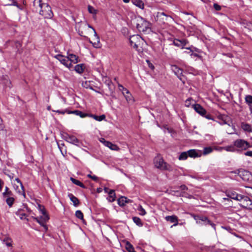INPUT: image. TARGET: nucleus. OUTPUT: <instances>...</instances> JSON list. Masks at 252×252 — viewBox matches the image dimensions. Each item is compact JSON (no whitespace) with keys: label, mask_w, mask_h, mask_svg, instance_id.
<instances>
[{"label":"nucleus","mask_w":252,"mask_h":252,"mask_svg":"<svg viewBox=\"0 0 252 252\" xmlns=\"http://www.w3.org/2000/svg\"><path fill=\"white\" fill-rule=\"evenodd\" d=\"M236 152H242L251 147L250 144L244 139H238L233 142Z\"/></svg>","instance_id":"20e7f679"},{"label":"nucleus","mask_w":252,"mask_h":252,"mask_svg":"<svg viewBox=\"0 0 252 252\" xmlns=\"http://www.w3.org/2000/svg\"><path fill=\"white\" fill-rule=\"evenodd\" d=\"M67 113L68 114H75L76 115H78V114H80L81 113V111H79V110H75V111H67Z\"/></svg>","instance_id":"c03bdc74"},{"label":"nucleus","mask_w":252,"mask_h":252,"mask_svg":"<svg viewBox=\"0 0 252 252\" xmlns=\"http://www.w3.org/2000/svg\"><path fill=\"white\" fill-rule=\"evenodd\" d=\"M191 216L195 220L196 223L201 225H206L205 222H207V224L210 225L214 230H216V224L212 222L207 217L202 215H195L194 214L191 215Z\"/></svg>","instance_id":"423d86ee"},{"label":"nucleus","mask_w":252,"mask_h":252,"mask_svg":"<svg viewBox=\"0 0 252 252\" xmlns=\"http://www.w3.org/2000/svg\"><path fill=\"white\" fill-rule=\"evenodd\" d=\"M227 196L229 198L239 201L241 195L237 194L235 192H228L227 193Z\"/></svg>","instance_id":"aec40b11"},{"label":"nucleus","mask_w":252,"mask_h":252,"mask_svg":"<svg viewBox=\"0 0 252 252\" xmlns=\"http://www.w3.org/2000/svg\"><path fill=\"white\" fill-rule=\"evenodd\" d=\"M245 155L247 156L252 157V151H247L245 153Z\"/></svg>","instance_id":"3c124183"},{"label":"nucleus","mask_w":252,"mask_h":252,"mask_svg":"<svg viewBox=\"0 0 252 252\" xmlns=\"http://www.w3.org/2000/svg\"><path fill=\"white\" fill-rule=\"evenodd\" d=\"M108 189V188H105L104 189V190H105V192H107Z\"/></svg>","instance_id":"e2e57ef3"},{"label":"nucleus","mask_w":252,"mask_h":252,"mask_svg":"<svg viewBox=\"0 0 252 252\" xmlns=\"http://www.w3.org/2000/svg\"><path fill=\"white\" fill-rule=\"evenodd\" d=\"M15 180L17 181V182L18 183H19L21 187V189H22V194L24 196H25V193L24 192V187L23 186V184L22 183V182H21V181L18 179V178H16L15 179Z\"/></svg>","instance_id":"79ce46f5"},{"label":"nucleus","mask_w":252,"mask_h":252,"mask_svg":"<svg viewBox=\"0 0 252 252\" xmlns=\"http://www.w3.org/2000/svg\"><path fill=\"white\" fill-rule=\"evenodd\" d=\"M214 7L215 9V10H216L217 11H220L221 9L220 6L217 3L214 4Z\"/></svg>","instance_id":"a18cd8bd"},{"label":"nucleus","mask_w":252,"mask_h":252,"mask_svg":"<svg viewBox=\"0 0 252 252\" xmlns=\"http://www.w3.org/2000/svg\"><path fill=\"white\" fill-rule=\"evenodd\" d=\"M188 43L189 41L186 39H182L181 40L175 39L173 40V44L175 46L180 47L182 49L185 48L186 49L190 50L191 51H192L190 47H185V46L188 44Z\"/></svg>","instance_id":"ddd939ff"},{"label":"nucleus","mask_w":252,"mask_h":252,"mask_svg":"<svg viewBox=\"0 0 252 252\" xmlns=\"http://www.w3.org/2000/svg\"><path fill=\"white\" fill-rule=\"evenodd\" d=\"M246 102L249 104H252V96L250 95H248L245 97Z\"/></svg>","instance_id":"a19ab883"},{"label":"nucleus","mask_w":252,"mask_h":252,"mask_svg":"<svg viewBox=\"0 0 252 252\" xmlns=\"http://www.w3.org/2000/svg\"><path fill=\"white\" fill-rule=\"evenodd\" d=\"M9 177L11 179H12V178H13V176H12V175H9Z\"/></svg>","instance_id":"338daca9"},{"label":"nucleus","mask_w":252,"mask_h":252,"mask_svg":"<svg viewBox=\"0 0 252 252\" xmlns=\"http://www.w3.org/2000/svg\"><path fill=\"white\" fill-rule=\"evenodd\" d=\"M111 84H112L111 82H110L109 83H108V86L110 87Z\"/></svg>","instance_id":"0e129e2a"},{"label":"nucleus","mask_w":252,"mask_h":252,"mask_svg":"<svg viewBox=\"0 0 252 252\" xmlns=\"http://www.w3.org/2000/svg\"><path fill=\"white\" fill-rule=\"evenodd\" d=\"M66 140L71 144L77 145L79 143V140L73 135H67L66 137Z\"/></svg>","instance_id":"f3484780"},{"label":"nucleus","mask_w":252,"mask_h":252,"mask_svg":"<svg viewBox=\"0 0 252 252\" xmlns=\"http://www.w3.org/2000/svg\"><path fill=\"white\" fill-rule=\"evenodd\" d=\"M157 21L161 24H165L166 21L172 20V17L165 14L164 12H158L156 17Z\"/></svg>","instance_id":"9d476101"},{"label":"nucleus","mask_w":252,"mask_h":252,"mask_svg":"<svg viewBox=\"0 0 252 252\" xmlns=\"http://www.w3.org/2000/svg\"><path fill=\"white\" fill-rule=\"evenodd\" d=\"M92 175H91V174H88V175H87V177H88V178H92Z\"/></svg>","instance_id":"bf43d9fd"},{"label":"nucleus","mask_w":252,"mask_h":252,"mask_svg":"<svg viewBox=\"0 0 252 252\" xmlns=\"http://www.w3.org/2000/svg\"><path fill=\"white\" fill-rule=\"evenodd\" d=\"M3 242L5 243V244L8 246V247H10L12 246V244H11V243H12V240L10 238H5L4 240H3Z\"/></svg>","instance_id":"e433bc0d"},{"label":"nucleus","mask_w":252,"mask_h":252,"mask_svg":"<svg viewBox=\"0 0 252 252\" xmlns=\"http://www.w3.org/2000/svg\"><path fill=\"white\" fill-rule=\"evenodd\" d=\"M109 196L107 198L108 200L110 202H112L115 200L116 195L114 190L111 189L108 192Z\"/></svg>","instance_id":"393cba45"},{"label":"nucleus","mask_w":252,"mask_h":252,"mask_svg":"<svg viewBox=\"0 0 252 252\" xmlns=\"http://www.w3.org/2000/svg\"><path fill=\"white\" fill-rule=\"evenodd\" d=\"M191 56H194V57H197V56H198V55H197V54H193V53H192V54H191Z\"/></svg>","instance_id":"13d9d810"},{"label":"nucleus","mask_w":252,"mask_h":252,"mask_svg":"<svg viewBox=\"0 0 252 252\" xmlns=\"http://www.w3.org/2000/svg\"><path fill=\"white\" fill-rule=\"evenodd\" d=\"M188 152H184L181 153L179 157V160H185L188 157Z\"/></svg>","instance_id":"f704fd0d"},{"label":"nucleus","mask_w":252,"mask_h":252,"mask_svg":"<svg viewBox=\"0 0 252 252\" xmlns=\"http://www.w3.org/2000/svg\"><path fill=\"white\" fill-rule=\"evenodd\" d=\"M154 163L156 168L162 170L172 171V168L170 165L164 162L160 156H158L154 159Z\"/></svg>","instance_id":"f03ea898"},{"label":"nucleus","mask_w":252,"mask_h":252,"mask_svg":"<svg viewBox=\"0 0 252 252\" xmlns=\"http://www.w3.org/2000/svg\"><path fill=\"white\" fill-rule=\"evenodd\" d=\"M126 248L128 252H135L134 250L133 247L129 242L126 243Z\"/></svg>","instance_id":"72a5a7b5"},{"label":"nucleus","mask_w":252,"mask_h":252,"mask_svg":"<svg viewBox=\"0 0 252 252\" xmlns=\"http://www.w3.org/2000/svg\"><path fill=\"white\" fill-rule=\"evenodd\" d=\"M43 216L40 218H35L34 219L38 222L41 225L43 226L46 229H47L46 225L45 224L46 222L48 220L49 218L45 212V211H42Z\"/></svg>","instance_id":"9b49d317"},{"label":"nucleus","mask_w":252,"mask_h":252,"mask_svg":"<svg viewBox=\"0 0 252 252\" xmlns=\"http://www.w3.org/2000/svg\"><path fill=\"white\" fill-rule=\"evenodd\" d=\"M213 151V149L211 147H205L204 148L203 150V154L204 155H207L208 154L211 153Z\"/></svg>","instance_id":"ea45409f"},{"label":"nucleus","mask_w":252,"mask_h":252,"mask_svg":"<svg viewBox=\"0 0 252 252\" xmlns=\"http://www.w3.org/2000/svg\"><path fill=\"white\" fill-rule=\"evenodd\" d=\"M91 179L94 181H97L98 180V177L95 175L92 176Z\"/></svg>","instance_id":"864d4df0"},{"label":"nucleus","mask_w":252,"mask_h":252,"mask_svg":"<svg viewBox=\"0 0 252 252\" xmlns=\"http://www.w3.org/2000/svg\"><path fill=\"white\" fill-rule=\"evenodd\" d=\"M241 127L245 131L248 132H252V127L251 125L250 124L245 123H242L241 124Z\"/></svg>","instance_id":"4be33fe9"},{"label":"nucleus","mask_w":252,"mask_h":252,"mask_svg":"<svg viewBox=\"0 0 252 252\" xmlns=\"http://www.w3.org/2000/svg\"><path fill=\"white\" fill-rule=\"evenodd\" d=\"M1 122H2V120L1 119V118L0 117V126L1 125Z\"/></svg>","instance_id":"69168bd1"},{"label":"nucleus","mask_w":252,"mask_h":252,"mask_svg":"<svg viewBox=\"0 0 252 252\" xmlns=\"http://www.w3.org/2000/svg\"><path fill=\"white\" fill-rule=\"evenodd\" d=\"M45 3L42 2V0H34L33 1V6L36 10H39L41 6Z\"/></svg>","instance_id":"5701e85b"},{"label":"nucleus","mask_w":252,"mask_h":252,"mask_svg":"<svg viewBox=\"0 0 252 252\" xmlns=\"http://www.w3.org/2000/svg\"><path fill=\"white\" fill-rule=\"evenodd\" d=\"M104 145L109 147L110 149L114 151H119L120 148L119 147L109 141H104Z\"/></svg>","instance_id":"412c9836"},{"label":"nucleus","mask_w":252,"mask_h":252,"mask_svg":"<svg viewBox=\"0 0 252 252\" xmlns=\"http://www.w3.org/2000/svg\"><path fill=\"white\" fill-rule=\"evenodd\" d=\"M134 23L137 30L140 32H145L150 27V23L140 16L135 18Z\"/></svg>","instance_id":"7ed1b4c3"},{"label":"nucleus","mask_w":252,"mask_h":252,"mask_svg":"<svg viewBox=\"0 0 252 252\" xmlns=\"http://www.w3.org/2000/svg\"><path fill=\"white\" fill-rule=\"evenodd\" d=\"M100 141L104 144V141H106L104 138H101L100 140Z\"/></svg>","instance_id":"6e6d98bb"},{"label":"nucleus","mask_w":252,"mask_h":252,"mask_svg":"<svg viewBox=\"0 0 252 252\" xmlns=\"http://www.w3.org/2000/svg\"><path fill=\"white\" fill-rule=\"evenodd\" d=\"M223 200H228V199L226 198H223Z\"/></svg>","instance_id":"774afa93"},{"label":"nucleus","mask_w":252,"mask_h":252,"mask_svg":"<svg viewBox=\"0 0 252 252\" xmlns=\"http://www.w3.org/2000/svg\"><path fill=\"white\" fill-rule=\"evenodd\" d=\"M91 117L93 118L94 119L97 121H101L105 119V116L104 115H102L101 116H98L94 115H89Z\"/></svg>","instance_id":"7c9ffc66"},{"label":"nucleus","mask_w":252,"mask_h":252,"mask_svg":"<svg viewBox=\"0 0 252 252\" xmlns=\"http://www.w3.org/2000/svg\"><path fill=\"white\" fill-rule=\"evenodd\" d=\"M205 117L208 119H209V120H211V119H212V117L210 115H207Z\"/></svg>","instance_id":"5fc2aeb1"},{"label":"nucleus","mask_w":252,"mask_h":252,"mask_svg":"<svg viewBox=\"0 0 252 252\" xmlns=\"http://www.w3.org/2000/svg\"><path fill=\"white\" fill-rule=\"evenodd\" d=\"M191 99H188L186 101V103H188V102H189L190 101Z\"/></svg>","instance_id":"052dcab7"},{"label":"nucleus","mask_w":252,"mask_h":252,"mask_svg":"<svg viewBox=\"0 0 252 252\" xmlns=\"http://www.w3.org/2000/svg\"><path fill=\"white\" fill-rule=\"evenodd\" d=\"M75 216L77 218L81 220H83V214L81 211H76L75 212Z\"/></svg>","instance_id":"4c0bfd02"},{"label":"nucleus","mask_w":252,"mask_h":252,"mask_svg":"<svg viewBox=\"0 0 252 252\" xmlns=\"http://www.w3.org/2000/svg\"><path fill=\"white\" fill-rule=\"evenodd\" d=\"M88 9L89 12V13L91 14H96L97 11L96 9H94V7H93L91 5H88Z\"/></svg>","instance_id":"58836bf2"},{"label":"nucleus","mask_w":252,"mask_h":252,"mask_svg":"<svg viewBox=\"0 0 252 252\" xmlns=\"http://www.w3.org/2000/svg\"><path fill=\"white\" fill-rule=\"evenodd\" d=\"M172 70L177 76V77L181 80H182V77L183 76V70L179 68L177 65H174L171 66Z\"/></svg>","instance_id":"4468645a"},{"label":"nucleus","mask_w":252,"mask_h":252,"mask_svg":"<svg viewBox=\"0 0 252 252\" xmlns=\"http://www.w3.org/2000/svg\"><path fill=\"white\" fill-rule=\"evenodd\" d=\"M78 29L79 35L85 37H86V35L89 34V31L92 29L94 33L96 42H94V43H92L90 40V42L92 43L94 47H97L98 44L99 43V38L94 28L86 23H81L78 25Z\"/></svg>","instance_id":"f257e3e1"},{"label":"nucleus","mask_w":252,"mask_h":252,"mask_svg":"<svg viewBox=\"0 0 252 252\" xmlns=\"http://www.w3.org/2000/svg\"><path fill=\"white\" fill-rule=\"evenodd\" d=\"M165 219L166 221H170L171 223H174L172 226H177L178 224V219L176 216H168L165 217Z\"/></svg>","instance_id":"2eb2a0df"},{"label":"nucleus","mask_w":252,"mask_h":252,"mask_svg":"<svg viewBox=\"0 0 252 252\" xmlns=\"http://www.w3.org/2000/svg\"><path fill=\"white\" fill-rule=\"evenodd\" d=\"M188 154V156L190 158H196L199 156V155L197 153L196 151L194 149L189 150L187 151Z\"/></svg>","instance_id":"cd10ccee"},{"label":"nucleus","mask_w":252,"mask_h":252,"mask_svg":"<svg viewBox=\"0 0 252 252\" xmlns=\"http://www.w3.org/2000/svg\"><path fill=\"white\" fill-rule=\"evenodd\" d=\"M53 111L54 112H56L59 114H64L65 112H67V111H63V110H53Z\"/></svg>","instance_id":"09e8293b"},{"label":"nucleus","mask_w":252,"mask_h":252,"mask_svg":"<svg viewBox=\"0 0 252 252\" xmlns=\"http://www.w3.org/2000/svg\"><path fill=\"white\" fill-rule=\"evenodd\" d=\"M221 148L222 149H223V150L227 151V152H236V149H235L234 144H233V145H231L229 146L222 147Z\"/></svg>","instance_id":"c756f323"},{"label":"nucleus","mask_w":252,"mask_h":252,"mask_svg":"<svg viewBox=\"0 0 252 252\" xmlns=\"http://www.w3.org/2000/svg\"><path fill=\"white\" fill-rule=\"evenodd\" d=\"M85 66L84 64H77L75 67L74 69L78 73H82L84 70Z\"/></svg>","instance_id":"bb28decb"},{"label":"nucleus","mask_w":252,"mask_h":252,"mask_svg":"<svg viewBox=\"0 0 252 252\" xmlns=\"http://www.w3.org/2000/svg\"><path fill=\"white\" fill-rule=\"evenodd\" d=\"M132 220L134 223H135L138 226H142L143 225V223L141 221V219L137 217H134L132 218Z\"/></svg>","instance_id":"2f4dec72"},{"label":"nucleus","mask_w":252,"mask_h":252,"mask_svg":"<svg viewBox=\"0 0 252 252\" xmlns=\"http://www.w3.org/2000/svg\"><path fill=\"white\" fill-rule=\"evenodd\" d=\"M78 116H79L81 118H84L89 115L88 114L83 113L81 111V113L78 114Z\"/></svg>","instance_id":"8fccbe9b"},{"label":"nucleus","mask_w":252,"mask_h":252,"mask_svg":"<svg viewBox=\"0 0 252 252\" xmlns=\"http://www.w3.org/2000/svg\"><path fill=\"white\" fill-rule=\"evenodd\" d=\"M68 196L71 200V201L73 203V205L75 206H77L79 204V201L78 199L74 196L72 193H69L68 194Z\"/></svg>","instance_id":"a878e982"},{"label":"nucleus","mask_w":252,"mask_h":252,"mask_svg":"<svg viewBox=\"0 0 252 252\" xmlns=\"http://www.w3.org/2000/svg\"><path fill=\"white\" fill-rule=\"evenodd\" d=\"M6 5H14V6H18V4H17V2L15 1L14 0H12V3H8Z\"/></svg>","instance_id":"de8ad7c7"},{"label":"nucleus","mask_w":252,"mask_h":252,"mask_svg":"<svg viewBox=\"0 0 252 252\" xmlns=\"http://www.w3.org/2000/svg\"><path fill=\"white\" fill-rule=\"evenodd\" d=\"M101 191V189L100 188L97 189V192H100Z\"/></svg>","instance_id":"680f3d73"},{"label":"nucleus","mask_w":252,"mask_h":252,"mask_svg":"<svg viewBox=\"0 0 252 252\" xmlns=\"http://www.w3.org/2000/svg\"><path fill=\"white\" fill-rule=\"evenodd\" d=\"M180 188L182 190H186L188 189L187 187L186 186L184 185L181 186L180 187Z\"/></svg>","instance_id":"603ef678"},{"label":"nucleus","mask_w":252,"mask_h":252,"mask_svg":"<svg viewBox=\"0 0 252 252\" xmlns=\"http://www.w3.org/2000/svg\"><path fill=\"white\" fill-rule=\"evenodd\" d=\"M239 201L241 202L240 205L243 208L252 210V201L249 197L241 195Z\"/></svg>","instance_id":"6e6552de"},{"label":"nucleus","mask_w":252,"mask_h":252,"mask_svg":"<svg viewBox=\"0 0 252 252\" xmlns=\"http://www.w3.org/2000/svg\"><path fill=\"white\" fill-rule=\"evenodd\" d=\"M118 88L119 90L122 92L128 103H132L133 102L132 96L127 89L125 88L123 85L120 84H118Z\"/></svg>","instance_id":"1a4fd4ad"},{"label":"nucleus","mask_w":252,"mask_h":252,"mask_svg":"<svg viewBox=\"0 0 252 252\" xmlns=\"http://www.w3.org/2000/svg\"><path fill=\"white\" fill-rule=\"evenodd\" d=\"M20 212L18 211V214L20 215V218L21 220H25V219H26V214H20Z\"/></svg>","instance_id":"49530a36"},{"label":"nucleus","mask_w":252,"mask_h":252,"mask_svg":"<svg viewBox=\"0 0 252 252\" xmlns=\"http://www.w3.org/2000/svg\"><path fill=\"white\" fill-rule=\"evenodd\" d=\"M143 39L139 35H133L129 38L130 45L136 50L138 49Z\"/></svg>","instance_id":"0eeeda50"},{"label":"nucleus","mask_w":252,"mask_h":252,"mask_svg":"<svg viewBox=\"0 0 252 252\" xmlns=\"http://www.w3.org/2000/svg\"><path fill=\"white\" fill-rule=\"evenodd\" d=\"M70 180L75 185H77L83 189L86 188L85 186L82 183H81L80 181H79V180H76L73 178H72V177L70 178Z\"/></svg>","instance_id":"c85d7f7f"},{"label":"nucleus","mask_w":252,"mask_h":252,"mask_svg":"<svg viewBox=\"0 0 252 252\" xmlns=\"http://www.w3.org/2000/svg\"><path fill=\"white\" fill-rule=\"evenodd\" d=\"M7 198L6 199V202L7 203V204L10 206L11 207L13 202H14V199L13 197H12L11 196H7Z\"/></svg>","instance_id":"c9c22d12"},{"label":"nucleus","mask_w":252,"mask_h":252,"mask_svg":"<svg viewBox=\"0 0 252 252\" xmlns=\"http://www.w3.org/2000/svg\"><path fill=\"white\" fill-rule=\"evenodd\" d=\"M138 210L140 212L139 214L141 215L144 216L146 214V212L144 209L142 207V206H140Z\"/></svg>","instance_id":"37998d69"},{"label":"nucleus","mask_w":252,"mask_h":252,"mask_svg":"<svg viewBox=\"0 0 252 252\" xmlns=\"http://www.w3.org/2000/svg\"><path fill=\"white\" fill-rule=\"evenodd\" d=\"M123 1L125 2V3H128L130 1V0H123Z\"/></svg>","instance_id":"4d7b16f0"},{"label":"nucleus","mask_w":252,"mask_h":252,"mask_svg":"<svg viewBox=\"0 0 252 252\" xmlns=\"http://www.w3.org/2000/svg\"><path fill=\"white\" fill-rule=\"evenodd\" d=\"M67 57L68 59L69 62L71 63V64H75L78 62V57L75 55L73 54H68Z\"/></svg>","instance_id":"6ab92c4d"},{"label":"nucleus","mask_w":252,"mask_h":252,"mask_svg":"<svg viewBox=\"0 0 252 252\" xmlns=\"http://www.w3.org/2000/svg\"><path fill=\"white\" fill-rule=\"evenodd\" d=\"M39 12L40 15L43 16L45 18L51 19L53 16V13L51 7L47 3H45L41 6V7L39 10Z\"/></svg>","instance_id":"39448f33"},{"label":"nucleus","mask_w":252,"mask_h":252,"mask_svg":"<svg viewBox=\"0 0 252 252\" xmlns=\"http://www.w3.org/2000/svg\"><path fill=\"white\" fill-rule=\"evenodd\" d=\"M3 195L4 197L11 196L12 195L11 191L7 187L5 188V191L3 192Z\"/></svg>","instance_id":"473e14b6"},{"label":"nucleus","mask_w":252,"mask_h":252,"mask_svg":"<svg viewBox=\"0 0 252 252\" xmlns=\"http://www.w3.org/2000/svg\"><path fill=\"white\" fill-rule=\"evenodd\" d=\"M195 111L201 116H204L206 113V110L199 104H196L193 105Z\"/></svg>","instance_id":"dca6fc26"},{"label":"nucleus","mask_w":252,"mask_h":252,"mask_svg":"<svg viewBox=\"0 0 252 252\" xmlns=\"http://www.w3.org/2000/svg\"><path fill=\"white\" fill-rule=\"evenodd\" d=\"M132 3L141 9L144 8V4L141 0H131Z\"/></svg>","instance_id":"b1692460"},{"label":"nucleus","mask_w":252,"mask_h":252,"mask_svg":"<svg viewBox=\"0 0 252 252\" xmlns=\"http://www.w3.org/2000/svg\"><path fill=\"white\" fill-rule=\"evenodd\" d=\"M131 200L126 197L121 196L118 200V204L120 206H124L126 205V203L130 202Z\"/></svg>","instance_id":"a211bd4d"},{"label":"nucleus","mask_w":252,"mask_h":252,"mask_svg":"<svg viewBox=\"0 0 252 252\" xmlns=\"http://www.w3.org/2000/svg\"><path fill=\"white\" fill-rule=\"evenodd\" d=\"M55 58L58 60L61 63L68 68H70L72 65L71 63L69 62L68 59L67 57H64L62 55L58 54L55 56Z\"/></svg>","instance_id":"f8f14e48"}]
</instances>
